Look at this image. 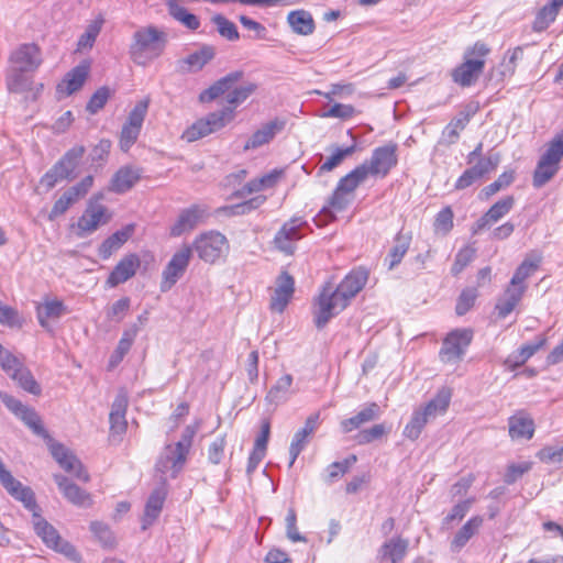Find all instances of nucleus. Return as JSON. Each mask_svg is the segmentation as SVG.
<instances>
[{"instance_id":"1","label":"nucleus","mask_w":563,"mask_h":563,"mask_svg":"<svg viewBox=\"0 0 563 563\" xmlns=\"http://www.w3.org/2000/svg\"><path fill=\"white\" fill-rule=\"evenodd\" d=\"M242 77L243 73L240 70L228 74L205 90L200 95V100L203 102L212 101L224 96L225 101L229 103L225 108H232L234 110L257 89V85L253 82L236 86Z\"/></svg>"},{"instance_id":"2","label":"nucleus","mask_w":563,"mask_h":563,"mask_svg":"<svg viewBox=\"0 0 563 563\" xmlns=\"http://www.w3.org/2000/svg\"><path fill=\"white\" fill-rule=\"evenodd\" d=\"M196 432L197 427L187 426L178 442L164 448L156 462L157 472L162 475H169L172 478H175L181 472L187 462Z\"/></svg>"},{"instance_id":"3","label":"nucleus","mask_w":563,"mask_h":563,"mask_svg":"<svg viewBox=\"0 0 563 563\" xmlns=\"http://www.w3.org/2000/svg\"><path fill=\"white\" fill-rule=\"evenodd\" d=\"M165 46V33L148 26L134 33L130 55L135 64L146 66L163 54Z\"/></svg>"},{"instance_id":"4","label":"nucleus","mask_w":563,"mask_h":563,"mask_svg":"<svg viewBox=\"0 0 563 563\" xmlns=\"http://www.w3.org/2000/svg\"><path fill=\"white\" fill-rule=\"evenodd\" d=\"M451 396L452 394L449 388L440 389L435 397L423 408L413 412L410 421L404 429V435L410 440L418 439L422 429L431 419H434L438 415H442L446 411Z\"/></svg>"},{"instance_id":"5","label":"nucleus","mask_w":563,"mask_h":563,"mask_svg":"<svg viewBox=\"0 0 563 563\" xmlns=\"http://www.w3.org/2000/svg\"><path fill=\"white\" fill-rule=\"evenodd\" d=\"M562 158L563 131L547 144L545 152L540 156L533 172V187L541 188L548 184L558 174Z\"/></svg>"},{"instance_id":"6","label":"nucleus","mask_w":563,"mask_h":563,"mask_svg":"<svg viewBox=\"0 0 563 563\" xmlns=\"http://www.w3.org/2000/svg\"><path fill=\"white\" fill-rule=\"evenodd\" d=\"M489 53V48L481 42H476L464 53V62L453 69V81L462 87L473 85L483 73L484 57Z\"/></svg>"},{"instance_id":"7","label":"nucleus","mask_w":563,"mask_h":563,"mask_svg":"<svg viewBox=\"0 0 563 563\" xmlns=\"http://www.w3.org/2000/svg\"><path fill=\"white\" fill-rule=\"evenodd\" d=\"M190 247L201 261L214 264L228 255L230 243L221 232L209 230L198 234Z\"/></svg>"},{"instance_id":"8","label":"nucleus","mask_w":563,"mask_h":563,"mask_svg":"<svg viewBox=\"0 0 563 563\" xmlns=\"http://www.w3.org/2000/svg\"><path fill=\"white\" fill-rule=\"evenodd\" d=\"M349 303L343 299L339 291L331 285L325 284L313 303V321L318 329H322L327 323Z\"/></svg>"},{"instance_id":"9","label":"nucleus","mask_w":563,"mask_h":563,"mask_svg":"<svg viewBox=\"0 0 563 563\" xmlns=\"http://www.w3.org/2000/svg\"><path fill=\"white\" fill-rule=\"evenodd\" d=\"M103 199V195H95L88 202L81 217H79L76 224H73L75 234L78 238H86L93 233L100 225L106 224L110 220L108 209L99 203V200Z\"/></svg>"},{"instance_id":"10","label":"nucleus","mask_w":563,"mask_h":563,"mask_svg":"<svg viewBox=\"0 0 563 563\" xmlns=\"http://www.w3.org/2000/svg\"><path fill=\"white\" fill-rule=\"evenodd\" d=\"M37 505L35 504V508L31 510L33 512V527L36 534L42 539V541L51 549L56 552L64 554L69 559H77L78 554L75 548L66 540H64L58 531L48 523L41 515L37 514Z\"/></svg>"},{"instance_id":"11","label":"nucleus","mask_w":563,"mask_h":563,"mask_svg":"<svg viewBox=\"0 0 563 563\" xmlns=\"http://www.w3.org/2000/svg\"><path fill=\"white\" fill-rule=\"evenodd\" d=\"M233 120V109L222 108L219 111L212 112L207 118L198 120L190 128H188L181 135V139L187 142L197 141L212 132H216Z\"/></svg>"},{"instance_id":"12","label":"nucleus","mask_w":563,"mask_h":563,"mask_svg":"<svg viewBox=\"0 0 563 563\" xmlns=\"http://www.w3.org/2000/svg\"><path fill=\"white\" fill-rule=\"evenodd\" d=\"M397 150V144L391 142L376 147L371 158L361 165L365 166L368 176L384 178L398 163Z\"/></svg>"},{"instance_id":"13","label":"nucleus","mask_w":563,"mask_h":563,"mask_svg":"<svg viewBox=\"0 0 563 563\" xmlns=\"http://www.w3.org/2000/svg\"><path fill=\"white\" fill-rule=\"evenodd\" d=\"M473 339L471 329H456L450 332L443 341L440 357L445 363L460 361Z\"/></svg>"},{"instance_id":"14","label":"nucleus","mask_w":563,"mask_h":563,"mask_svg":"<svg viewBox=\"0 0 563 563\" xmlns=\"http://www.w3.org/2000/svg\"><path fill=\"white\" fill-rule=\"evenodd\" d=\"M191 257V247L183 245L170 258L163 271L161 290H169L186 272Z\"/></svg>"},{"instance_id":"15","label":"nucleus","mask_w":563,"mask_h":563,"mask_svg":"<svg viewBox=\"0 0 563 563\" xmlns=\"http://www.w3.org/2000/svg\"><path fill=\"white\" fill-rule=\"evenodd\" d=\"M306 224V221L300 218H292L285 222L274 238L275 247L287 255L294 254L296 242L303 236L300 231Z\"/></svg>"},{"instance_id":"16","label":"nucleus","mask_w":563,"mask_h":563,"mask_svg":"<svg viewBox=\"0 0 563 563\" xmlns=\"http://www.w3.org/2000/svg\"><path fill=\"white\" fill-rule=\"evenodd\" d=\"M208 217L209 211L205 206L194 205L184 209L170 228V235L180 236L186 232L192 231L199 224L205 223Z\"/></svg>"},{"instance_id":"17","label":"nucleus","mask_w":563,"mask_h":563,"mask_svg":"<svg viewBox=\"0 0 563 563\" xmlns=\"http://www.w3.org/2000/svg\"><path fill=\"white\" fill-rule=\"evenodd\" d=\"M515 206V198L506 196L495 202L473 225L472 233L478 234L507 216Z\"/></svg>"},{"instance_id":"18","label":"nucleus","mask_w":563,"mask_h":563,"mask_svg":"<svg viewBox=\"0 0 563 563\" xmlns=\"http://www.w3.org/2000/svg\"><path fill=\"white\" fill-rule=\"evenodd\" d=\"M51 452L56 462L76 478L88 482L89 475L85 471L81 462L66 449L63 444L54 443L51 445Z\"/></svg>"},{"instance_id":"19","label":"nucleus","mask_w":563,"mask_h":563,"mask_svg":"<svg viewBox=\"0 0 563 563\" xmlns=\"http://www.w3.org/2000/svg\"><path fill=\"white\" fill-rule=\"evenodd\" d=\"M12 66L35 71L42 64L40 47L34 43L20 45L10 57Z\"/></svg>"},{"instance_id":"20","label":"nucleus","mask_w":563,"mask_h":563,"mask_svg":"<svg viewBox=\"0 0 563 563\" xmlns=\"http://www.w3.org/2000/svg\"><path fill=\"white\" fill-rule=\"evenodd\" d=\"M140 265L141 261L136 254L125 255L120 260V262L114 266L113 271L110 273L107 279V285L113 288L122 283H125L135 275Z\"/></svg>"},{"instance_id":"21","label":"nucleus","mask_w":563,"mask_h":563,"mask_svg":"<svg viewBox=\"0 0 563 563\" xmlns=\"http://www.w3.org/2000/svg\"><path fill=\"white\" fill-rule=\"evenodd\" d=\"M167 496L166 489V478L163 479V483L159 487L155 488L145 505L144 516L142 518V529L146 530L150 526H152L156 519L159 517L165 499Z\"/></svg>"},{"instance_id":"22","label":"nucleus","mask_w":563,"mask_h":563,"mask_svg":"<svg viewBox=\"0 0 563 563\" xmlns=\"http://www.w3.org/2000/svg\"><path fill=\"white\" fill-rule=\"evenodd\" d=\"M368 279V272L365 268L353 269L345 278L334 287L339 294L350 303L366 285Z\"/></svg>"},{"instance_id":"23","label":"nucleus","mask_w":563,"mask_h":563,"mask_svg":"<svg viewBox=\"0 0 563 563\" xmlns=\"http://www.w3.org/2000/svg\"><path fill=\"white\" fill-rule=\"evenodd\" d=\"M380 415V407L376 402H369L353 417L342 420L340 423L341 430L343 433H350L366 423L377 420Z\"/></svg>"},{"instance_id":"24","label":"nucleus","mask_w":563,"mask_h":563,"mask_svg":"<svg viewBox=\"0 0 563 563\" xmlns=\"http://www.w3.org/2000/svg\"><path fill=\"white\" fill-rule=\"evenodd\" d=\"M285 128V121L275 119L263 124L244 144V151L258 148L269 143Z\"/></svg>"},{"instance_id":"25","label":"nucleus","mask_w":563,"mask_h":563,"mask_svg":"<svg viewBox=\"0 0 563 563\" xmlns=\"http://www.w3.org/2000/svg\"><path fill=\"white\" fill-rule=\"evenodd\" d=\"M547 343L545 335L541 334L534 338L533 341L522 345L516 352L511 353L505 360V366L508 369L514 371L517 367L523 365L530 357H532L539 350H541Z\"/></svg>"},{"instance_id":"26","label":"nucleus","mask_w":563,"mask_h":563,"mask_svg":"<svg viewBox=\"0 0 563 563\" xmlns=\"http://www.w3.org/2000/svg\"><path fill=\"white\" fill-rule=\"evenodd\" d=\"M90 69L89 62H82L67 73L65 79L57 86V92L69 96L78 91L85 84Z\"/></svg>"},{"instance_id":"27","label":"nucleus","mask_w":563,"mask_h":563,"mask_svg":"<svg viewBox=\"0 0 563 563\" xmlns=\"http://www.w3.org/2000/svg\"><path fill=\"white\" fill-rule=\"evenodd\" d=\"M54 479L64 497L71 504L86 507L91 504L90 495L63 475H54Z\"/></svg>"},{"instance_id":"28","label":"nucleus","mask_w":563,"mask_h":563,"mask_svg":"<svg viewBox=\"0 0 563 563\" xmlns=\"http://www.w3.org/2000/svg\"><path fill=\"white\" fill-rule=\"evenodd\" d=\"M527 287L528 286L512 285L511 282L509 283L496 303L499 317L505 318L512 312L526 292Z\"/></svg>"},{"instance_id":"29","label":"nucleus","mask_w":563,"mask_h":563,"mask_svg":"<svg viewBox=\"0 0 563 563\" xmlns=\"http://www.w3.org/2000/svg\"><path fill=\"white\" fill-rule=\"evenodd\" d=\"M483 517L474 516L468 519L460 530L454 534L451 541V550L460 552L467 542L478 532L483 525Z\"/></svg>"},{"instance_id":"30","label":"nucleus","mask_w":563,"mask_h":563,"mask_svg":"<svg viewBox=\"0 0 563 563\" xmlns=\"http://www.w3.org/2000/svg\"><path fill=\"white\" fill-rule=\"evenodd\" d=\"M287 23L294 33L303 36L312 34L316 29L311 13L303 9L290 11L287 14Z\"/></svg>"},{"instance_id":"31","label":"nucleus","mask_w":563,"mask_h":563,"mask_svg":"<svg viewBox=\"0 0 563 563\" xmlns=\"http://www.w3.org/2000/svg\"><path fill=\"white\" fill-rule=\"evenodd\" d=\"M140 179V173L137 169L124 166L121 167L112 177L109 190L123 194L130 190L136 181Z\"/></svg>"},{"instance_id":"32","label":"nucleus","mask_w":563,"mask_h":563,"mask_svg":"<svg viewBox=\"0 0 563 563\" xmlns=\"http://www.w3.org/2000/svg\"><path fill=\"white\" fill-rule=\"evenodd\" d=\"M214 48L212 46H202L199 51L189 54L181 59L180 69L185 73H195L203 68L214 57Z\"/></svg>"},{"instance_id":"33","label":"nucleus","mask_w":563,"mask_h":563,"mask_svg":"<svg viewBox=\"0 0 563 563\" xmlns=\"http://www.w3.org/2000/svg\"><path fill=\"white\" fill-rule=\"evenodd\" d=\"M133 225H126L122 230H119L106 239L99 246V256L103 260L109 258L114 252H117L132 235Z\"/></svg>"},{"instance_id":"34","label":"nucleus","mask_w":563,"mask_h":563,"mask_svg":"<svg viewBox=\"0 0 563 563\" xmlns=\"http://www.w3.org/2000/svg\"><path fill=\"white\" fill-rule=\"evenodd\" d=\"M411 235L399 232L394 240V245L385 258L388 269H394L404 258L409 250Z\"/></svg>"},{"instance_id":"35","label":"nucleus","mask_w":563,"mask_h":563,"mask_svg":"<svg viewBox=\"0 0 563 563\" xmlns=\"http://www.w3.org/2000/svg\"><path fill=\"white\" fill-rule=\"evenodd\" d=\"M74 165L60 158L41 179V184L47 189L53 188L58 181L69 178L74 170Z\"/></svg>"},{"instance_id":"36","label":"nucleus","mask_w":563,"mask_h":563,"mask_svg":"<svg viewBox=\"0 0 563 563\" xmlns=\"http://www.w3.org/2000/svg\"><path fill=\"white\" fill-rule=\"evenodd\" d=\"M509 434L512 439H531L534 432L533 420L522 413L509 419Z\"/></svg>"},{"instance_id":"37","label":"nucleus","mask_w":563,"mask_h":563,"mask_svg":"<svg viewBox=\"0 0 563 563\" xmlns=\"http://www.w3.org/2000/svg\"><path fill=\"white\" fill-rule=\"evenodd\" d=\"M66 312L64 303L59 300H48L37 307L40 324L49 329V320H57Z\"/></svg>"},{"instance_id":"38","label":"nucleus","mask_w":563,"mask_h":563,"mask_svg":"<svg viewBox=\"0 0 563 563\" xmlns=\"http://www.w3.org/2000/svg\"><path fill=\"white\" fill-rule=\"evenodd\" d=\"M32 70L20 69L12 66L8 71L7 86L12 92H23L31 88L32 78L29 75Z\"/></svg>"},{"instance_id":"39","label":"nucleus","mask_w":563,"mask_h":563,"mask_svg":"<svg viewBox=\"0 0 563 563\" xmlns=\"http://www.w3.org/2000/svg\"><path fill=\"white\" fill-rule=\"evenodd\" d=\"M541 257L538 255L527 256L517 267L510 282L512 285L527 286L526 280L531 277L539 268Z\"/></svg>"},{"instance_id":"40","label":"nucleus","mask_w":563,"mask_h":563,"mask_svg":"<svg viewBox=\"0 0 563 563\" xmlns=\"http://www.w3.org/2000/svg\"><path fill=\"white\" fill-rule=\"evenodd\" d=\"M168 13L189 30H197L200 21L197 15L189 13L178 0H168L166 2Z\"/></svg>"},{"instance_id":"41","label":"nucleus","mask_w":563,"mask_h":563,"mask_svg":"<svg viewBox=\"0 0 563 563\" xmlns=\"http://www.w3.org/2000/svg\"><path fill=\"white\" fill-rule=\"evenodd\" d=\"M408 541L401 538H393L382 547V555L391 563L400 562L407 553Z\"/></svg>"},{"instance_id":"42","label":"nucleus","mask_w":563,"mask_h":563,"mask_svg":"<svg viewBox=\"0 0 563 563\" xmlns=\"http://www.w3.org/2000/svg\"><path fill=\"white\" fill-rule=\"evenodd\" d=\"M368 177L365 166L358 165L338 183L340 190L352 194Z\"/></svg>"},{"instance_id":"43","label":"nucleus","mask_w":563,"mask_h":563,"mask_svg":"<svg viewBox=\"0 0 563 563\" xmlns=\"http://www.w3.org/2000/svg\"><path fill=\"white\" fill-rule=\"evenodd\" d=\"M291 384V375L286 374L282 376L268 391L267 399L274 404H280L286 401L290 395Z\"/></svg>"},{"instance_id":"44","label":"nucleus","mask_w":563,"mask_h":563,"mask_svg":"<svg viewBox=\"0 0 563 563\" xmlns=\"http://www.w3.org/2000/svg\"><path fill=\"white\" fill-rule=\"evenodd\" d=\"M470 114L461 112L457 117L451 120V122L443 130V139L448 144H453L457 141L460 132L463 131L470 122Z\"/></svg>"},{"instance_id":"45","label":"nucleus","mask_w":563,"mask_h":563,"mask_svg":"<svg viewBox=\"0 0 563 563\" xmlns=\"http://www.w3.org/2000/svg\"><path fill=\"white\" fill-rule=\"evenodd\" d=\"M515 180V172L514 170H506L499 177L488 186L484 187L481 191V198L487 199L490 196L497 194L501 189L507 188L512 184Z\"/></svg>"},{"instance_id":"46","label":"nucleus","mask_w":563,"mask_h":563,"mask_svg":"<svg viewBox=\"0 0 563 563\" xmlns=\"http://www.w3.org/2000/svg\"><path fill=\"white\" fill-rule=\"evenodd\" d=\"M216 25L218 33L228 41H238L240 38L239 31L233 22L221 14L213 15L211 19Z\"/></svg>"},{"instance_id":"47","label":"nucleus","mask_w":563,"mask_h":563,"mask_svg":"<svg viewBox=\"0 0 563 563\" xmlns=\"http://www.w3.org/2000/svg\"><path fill=\"white\" fill-rule=\"evenodd\" d=\"M355 151V144H352L351 146L345 148L336 147L332 155L329 156L327 161L320 166L319 173H327L333 170L344 161V158L351 156Z\"/></svg>"},{"instance_id":"48","label":"nucleus","mask_w":563,"mask_h":563,"mask_svg":"<svg viewBox=\"0 0 563 563\" xmlns=\"http://www.w3.org/2000/svg\"><path fill=\"white\" fill-rule=\"evenodd\" d=\"M93 185V177L91 175L86 176L80 183L68 188L63 195L69 198L71 205L84 198Z\"/></svg>"},{"instance_id":"49","label":"nucleus","mask_w":563,"mask_h":563,"mask_svg":"<svg viewBox=\"0 0 563 563\" xmlns=\"http://www.w3.org/2000/svg\"><path fill=\"white\" fill-rule=\"evenodd\" d=\"M388 433V429L385 423H377L368 429L361 430L355 435L357 444H368L375 440L382 439Z\"/></svg>"},{"instance_id":"50","label":"nucleus","mask_w":563,"mask_h":563,"mask_svg":"<svg viewBox=\"0 0 563 563\" xmlns=\"http://www.w3.org/2000/svg\"><path fill=\"white\" fill-rule=\"evenodd\" d=\"M266 200L265 196H256L247 201L227 207L223 210L229 216H243L261 207Z\"/></svg>"},{"instance_id":"51","label":"nucleus","mask_w":563,"mask_h":563,"mask_svg":"<svg viewBox=\"0 0 563 563\" xmlns=\"http://www.w3.org/2000/svg\"><path fill=\"white\" fill-rule=\"evenodd\" d=\"M26 391L33 395L41 393V387L34 379L33 375L24 366L20 371H15L12 377Z\"/></svg>"},{"instance_id":"52","label":"nucleus","mask_w":563,"mask_h":563,"mask_svg":"<svg viewBox=\"0 0 563 563\" xmlns=\"http://www.w3.org/2000/svg\"><path fill=\"white\" fill-rule=\"evenodd\" d=\"M500 163V155L498 153L489 154L487 157H479L477 163L471 169L478 176L483 177L486 174L496 169Z\"/></svg>"},{"instance_id":"53","label":"nucleus","mask_w":563,"mask_h":563,"mask_svg":"<svg viewBox=\"0 0 563 563\" xmlns=\"http://www.w3.org/2000/svg\"><path fill=\"white\" fill-rule=\"evenodd\" d=\"M358 111L352 104L334 103L325 112L321 114L322 118H336L340 120H350L354 118Z\"/></svg>"},{"instance_id":"54","label":"nucleus","mask_w":563,"mask_h":563,"mask_svg":"<svg viewBox=\"0 0 563 563\" xmlns=\"http://www.w3.org/2000/svg\"><path fill=\"white\" fill-rule=\"evenodd\" d=\"M35 434L46 438L47 432L42 426L38 415L31 408L26 407L18 416Z\"/></svg>"},{"instance_id":"55","label":"nucleus","mask_w":563,"mask_h":563,"mask_svg":"<svg viewBox=\"0 0 563 563\" xmlns=\"http://www.w3.org/2000/svg\"><path fill=\"white\" fill-rule=\"evenodd\" d=\"M558 12L552 9L549 4L541 8L533 21V30L542 32L549 27V25L555 20Z\"/></svg>"},{"instance_id":"56","label":"nucleus","mask_w":563,"mask_h":563,"mask_svg":"<svg viewBox=\"0 0 563 563\" xmlns=\"http://www.w3.org/2000/svg\"><path fill=\"white\" fill-rule=\"evenodd\" d=\"M453 211L450 207L443 208L434 220L435 233L448 234L453 228Z\"/></svg>"},{"instance_id":"57","label":"nucleus","mask_w":563,"mask_h":563,"mask_svg":"<svg viewBox=\"0 0 563 563\" xmlns=\"http://www.w3.org/2000/svg\"><path fill=\"white\" fill-rule=\"evenodd\" d=\"M475 257V249L465 246L461 249L452 265L451 272L454 276L459 275Z\"/></svg>"},{"instance_id":"58","label":"nucleus","mask_w":563,"mask_h":563,"mask_svg":"<svg viewBox=\"0 0 563 563\" xmlns=\"http://www.w3.org/2000/svg\"><path fill=\"white\" fill-rule=\"evenodd\" d=\"M92 533L99 542L106 548H112L115 544V537L110 528L102 522H92L90 526Z\"/></svg>"},{"instance_id":"59","label":"nucleus","mask_w":563,"mask_h":563,"mask_svg":"<svg viewBox=\"0 0 563 563\" xmlns=\"http://www.w3.org/2000/svg\"><path fill=\"white\" fill-rule=\"evenodd\" d=\"M141 132V128L136 125H130V123L125 122L120 136V147L122 151L126 152L130 147L136 142Z\"/></svg>"},{"instance_id":"60","label":"nucleus","mask_w":563,"mask_h":563,"mask_svg":"<svg viewBox=\"0 0 563 563\" xmlns=\"http://www.w3.org/2000/svg\"><path fill=\"white\" fill-rule=\"evenodd\" d=\"M286 534L291 542H306L307 539L299 533L297 528V515L294 508H289L285 518Z\"/></svg>"},{"instance_id":"61","label":"nucleus","mask_w":563,"mask_h":563,"mask_svg":"<svg viewBox=\"0 0 563 563\" xmlns=\"http://www.w3.org/2000/svg\"><path fill=\"white\" fill-rule=\"evenodd\" d=\"M148 104L150 100L147 98L136 102L134 108L129 113L126 122L130 123V125L142 128L145 115L147 113Z\"/></svg>"},{"instance_id":"62","label":"nucleus","mask_w":563,"mask_h":563,"mask_svg":"<svg viewBox=\"0 0 563 563\" xmlns=\"http://www.w3.org/2000/svg\"><path fill=\"white\" fill-rule=\"evenodd\" d=\"M474 499H466L456 504L451 512L443 519L442 527L449 528V525L454 520H462L471 508Z\"/></svg>"},{"instance_id":"63","label":"nucleus","mask_w":563,"mask_h":563,"mask_svg":"<svg viewBox=\"0 0 563 563\" xmlns=\"http://www.w3.org/2000/svg\"><path fill=\"white\" fill-rule=\"evenodd\" d=\"M110 97V90L107 87L99 88L90 98L87 103V111L91 114L97 113L104 107Z\"/></svg>"},{"instance_id":"64","label":"nucleus","mask_w":563,"mask_h":563,"mask_svg":"<svg viewBox=\"0 0 563 563\" xmlns=\"http://www.w3.org/2000/svg\"><path fill=\"white\" fill-rule=\"evenodd\" d=\"M0 365L4 372L12 378L15 371H20L23 365L12 354L7 352L0 344Z\"/></svg>"}]
</instances>
